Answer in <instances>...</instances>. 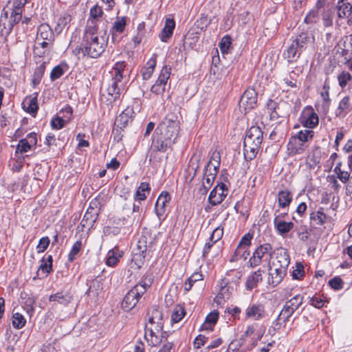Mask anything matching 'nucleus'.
Instances as JSON below:
<instances>
[{
	"label": "nucleus",
	"mask_w": 352,
	"mask_h": 352,
	"mask_svg": "<svg viewBox=\"0 0 352 352\" xmlns=\"http://www.w3.org/2000/svg\"><path fill=\"white\" fill-rule=\"evenodd\" d=\"M180 129L177 116L168 114L157 125L153 135L152 147L164 153L175 143Z\"/></svg>",
	"instance_id": "f257e3e1"
},
{
	"label": "nucleus",
	"mask_w": 352,
	"mask_h": 352,
	"mask_svg": "<svg viewBox=\"0 0 352 352\" xmlns=\"http://www.w3.org/2000/svg\"><path fill=\"white\" fill-rule=\"evenodd\" d=\"M107 35V28L104 30L103 35H98V27L96 22L91 21V24L86 26L81 40V50L84 56L91 58L100 57L104 52L109 36Z\"/></svg>",
	"instance_id": "f03ea898"
},
{
	"label": "nucleus",
	"mask_w": 352,
	"mask_h": 352,
	"mask_svg": "<svg viewBox=\"0 0 352 352\" xmlns=\"http://www.w3.org/2000/svg\"><path fill=\"white\" fill-rule=\"evenodd\" d=\"M153 280V279L151 274H145L142 280L124 296L122 302V308L126 311H129L134 308L142 296L151 287Z\"/></svg>",
	"instance_id": "7ed1b4c3"
},
{
	"label": "nucleus",
	"mask_w": 352,
	"mask_h": 352,
	"mask_svg": "<svg viewBox=\"0 0 352 352\" xmlns=\"http://www.w3.org/2000/svg\"><path fill=\"white\" fill-rule=\"evenodd\" d=\"M125 67L126 64L124 61L117 62L111 72V79L107 90L108 94L111 96L113 100L119 97L121 91L123 89V72Z\"/></svg>",
	"instance_id": "20e7f679"
},
{
	"label": "nucleus",
	"mask_w": 352,
	"mask_h": 352,
	"mask_svg": "<svg viewBox=\"0 0 352 352\" xmlns=\"http://www.w3.org/2000/svg\"><path fill=\"white\" fill-rule=\"evenodd\" d=\"M273 253H274V251L270 243L261 244L254 250L252 256L248 262V266L254 268L259 266L263 262H270Z\"/></svg>",
	"instance_id": "39448f33"
},
{
	"label": "nucleus",
	"mask_w": 352,
	"mask_h": 352,
	"mask_svg": "<svg viewBox=\"0 0 352 352\" xmlns=\"http://www.w3.org/2000/svg\"><path fill=\"white\" fill-rule=\"evenodd\" d=\"M22 18V14L8 10L4 8L0 17V32L1 35L8 36L14 26L18 23Z\"/></svg>",
	"instance_id": "423d86ee"
},
{
	"label": "nucleus",
	"mask_w": 352,
	"mask_h": 352,
	"mask_svg": "<svg viewBox=\"0 0 352 352\" xmlns=\"http://www.w3.org/2000/svg\"><path fill=\"white\" fill-rule=\"evenodd\" d=\"M257 102V92L254 88H248L239 102V108L242 113H246L254 109Z\"/></svg>",
	"instance_id": "0eeeda50"
},
{
	"label": "nucleus",
	"mask_w": 352,
	"mask_h": 352,
	"mask_svg": "<svg viewBox=\"0 0 352 352\" xmlns=\"http://www.w3.org/2000/svg\"><path fill=\"white\" fill-rule=\"evenodd\" d=\"M306 49L300 43L299 40L295 36L292 37V42L284 52L285 58L289 63H293L297 61L302 52Z\"/></svg>",
	"instance_id": "6e6552de"
},
{
	"label": "nucleus",
	"mask_w": 352,
	"mask_h": 352,
	"mask_svg": "<svg viewBox=\"0 0 352 352\" xmlns=\"http://www.w3.org/2000/svg\"><path fill=\"white\" fill-rule=\"evenodd\" d=\"M299 122L304 127L311 130L318 124L319 118L311 107H307L303 109Z\"/></svg>",
	"instance_id": "1a4fd4ad"
},
{
	"label": "nucleus",
	"mask_w": 352,
	"mask_h": 352,
	"mask_svg": "<svg viewBox=\"0 0 352 352\" xmlns=\"http://www.w3.org/2000/svg\"><path fill=\"white\" fill-rule=\"evenodd\" d=\"M228 192L227 186L223 182L219 183L210 193L209 203L212 206L220 204L228 195Z\"/></svg>",
	"instance_id": "9d476101"
},
{
	"label": "nucleus",
	"mask_w": 352,
	"mask_h": 352,
	"mask_svg": "<svg viewBox=\"0 0 352 352\" xmlns=\"http://www.w3.org/2000/svg\"><path fill=\"white\" fill-rule=\"evenodd\" d=\"M74 300V294L70 289H63L55 294H51L49 301L53 302L54 305L58 304L64 307L68 306Z\"/></svg>",
	"instance_id": "9b49d317"
},
{
	"label": "nucleus",
	"mask_w": 352,
	"mask_h": 352,
	"mask_svg": "<svg viewBox=\"0 0 352 352\" xmlns=\"http://www.w3.org/2000/svg\"><path fill=\"white\" fill-rule=\"evenodd\" d=\"M245 316L248 318L259 320L266 316L264 304L261 302L252 303L245 309Z\"/></svg>",
	"instance_id": "f8f14e48"
},
{
	"label": "nucleus",
	"mask_w": 352,
	"mask_h": 352,
	"mask_svg": "<svg viewBox=\"0 0 352 352\" xmlns=\"http://www.w3.org/2000/svg\"><path fill=\"white\" fill-rule=\"evenodd\" d=\"M243 142L260 145L263 142V131L258 126H252L246 132Z\"/></svg>",
	"instance_id": "ddd939ff"
},
{
	"label": "nucleus",
	"mask_w": 352,
	"mask_h": 352,
	"mask_svg": "<svg viewBox=\"0 0 352 352\" xmlns=\"http://www.w3.org/2000/svg\"><path fill=\"white\" fill-rule=\"evenodd\" d=\"M253 238V235L250 233H247L241 239L239 243L234 252V256L235 257H243L244 259L247 258L246 253L247 250L251 245V241Z\"/></svg>",
	"instance_id": "4468645a"
},
{
	"label": "nucleus",
	"mask_w": 352,
	"mask_h": 352,
	"mask_svg": "<svg viewBox=\"0 0 352 352\" xmlns=\"http://www.w3.org/2000/svg\"><path fill=\"white\" fill-rule=\"evenodd\" d=\"M170 194L166 191L162 192L159 195L155 206V210L159 218L164 214L166 208V204L170 202Z\"/></svg>",
	"instance_id": "2eb2a0df"
},
{
	"label": "nucleus",
	"mask_w": 352,
	"mask_h": 352,
	"mask_svg": "<svg viewBox=\"0 0 352 352\" xmlns=\"http://www.w3.org/2000/svg\"><path fill=\"white\" fill-rule=\"evenodd\" d=\"M37 98L38 93L35 92L27 96L22 103L23 109L33 116L36 114L38 109Z\"/></svg>",
	"instance_id": "dca6fc26"
},
{
	"label": "nucleus",
	"mask_w": 352,
	"mask_h": 352,
	"mask_svg": "<svg viewBox=\"0 0 352 352\" xmlns=\"http://www.w3.org/2000/svg\"><path fill=\"white\" fill-rule=\"evenodd\" d=\"M274 272H272L269 274L268 277V283L272 287H276L278 284L281 283L284 277L287 274V269L282 267L274 266Z\"/></svg>",
	"instance_id": "f3484780"
},
{
	"label": "nucleus",
	"mask_w": 352,
	"mask_h": 352,
	"mask_svg": "<svg viewBox=\"0 0 352 352\" xmlns=\"http://www.w3.org/2000/svg\"><path fill=\"white\" fill-rule=\"evenodd\" d=\"M263 274L264 270L258 269L248 276L245 282V289L248 291H252L256 288L258 283L262 282Z\"/></svg>",
	"instance_id": "a211bd4d"
},
{
	"label": "nucleus",
	"mask_w": 352,
	"mask_h": 352,
	"mask_svg": "<svg viewBox=\"0 0 352 352\" xmlns=\"http://www.w3.org/2000/svg\"><path fill=\"white\" fill-rule=\"evenodd\" d=\"M274 254H276V262H274L273 265L278 267L280 266L287 269L290 263V258L287 251L285 249L280 248L278 249L276 252L274 251Z\"/></svg>",
	"instance_id": "6ab92c4d"
},
{
	"label": "nucleus",
	"mask_w": 352,
	"mask_h": 352,
	"mask_svg": "<svg viewBox=\"0 0 352 352\" xmlns=\"http://www.w3.org/2000/svg\"><path fill=\"white\" fill-rule=\"evenodd\" d=\"M148 247L146 245V238L144 236H141L137 243V252L135 253L133 260L139 261L143 263L146 257Z\"/></svg>",
	"instance_id": "aec40b11"
},
{
	"label": "nucleus",
	"mask_w": 352,
	"mask_h": 352,
	"mask_svg": "<svg viewBox=\"0 0 352 352\" xmlns=\"http://www.w3.org/2000/svg\"><path fill=\"white\" fill-rule=\"evenodd\" d=\"M36 39L38 41L42 39L49 42L54 41V32L47 23H42L38 26Z\"/></svg>",
	"instance_id": "412c9836"
},
{
	"label": "nucleus",
	"mask_w": 352,
	"mask_h": 352,
	"mask_svg": "<svg viewBox=\"0 0 352 352\" xmlns=\"http://www.w3.org/2000/svg\"><path fill=\"white\" fill-rule=\"evenodd\" d=\"M274 225L278 234L283 236H285L290 230L293 229L294 226L293 222H287L282 219H279L278 217L274 218Z\"/></svg>",
	"instance_id": "4be33fe9"
},
{
	"label": "nucleus",
	"mask_w": 352,
	"mask_h": 352,
	"mask_svg": "<svg viewBox=\"0 0 352 352\" xmlns=\"http://www.w3.org/2000/svg\"><path fill=\"white\" fill-rule=\"evenodd\" d=\"M307 146L303 142H300L291 137L287 144V149L291 155L302 154L305 152Z\"/></svg>",
	"instance_id": "5701e85b"
},
{
	"label": "nucleus",
	"mask_w": 352,
	"mask_h": 352,
	"mask_svg": "<svg viewBox=\"0 0 352 352\" xmlns=\"http://www.w3.org/2000/svg\"><path fill=\"white\" fill-rule=\"evenodd\" d=\"M352 109L350 103V97L344 96L339 102L338 107L336 110V116L339 118H344Z\"/></svg>",
	"instance_id": "b1692460"
},
{
	"label": "nucleus",
	"mask_w": 352,
	"mask_h": 352,
	"mask_svg": "<svg viewBox=\"0 0 352 352\" xmlns=\"http://www.w3.org/2000/svg\"><path fill=\"white\" fill-rule=\"evenodd\" d=\"M149 324H146L145 326V333L144 338L146 340L148 344L151 347H155L161 344V340L160 337L156 335L157 333L154 331L153 327H149Z\"/></svg>",
	"instance_id": "393cba45"
},
{
	"label": "nucleus",
	"mask_w": 352,
	"mask_h": 352,
	"mask_svg": "<svg viewBox=\"0 0 352 352\" xmlns=\"http://www.w3.org/2000/svg\"><path fill=\"white\" fill-rule=\"evenodd\" d=\"M293 195L288 189L279 190L277 194L278 207L280 208H288L291 204Z\"/></svg>",
	"instance_id": "a878e982"
},
{
	"label": "nucleus",
	"mask_w": 352,
	"mask_h": 352,
	"mask_svg": "<svg viewBox=\"0 0 352 352\" xmlns=\"http://www.w3.org/2000/svg\"><path fill=\"white\" fill-rule=\"evenodd\" d=\"M72 21V16L68 13H64L58 19L56 25L54 27V32L59 34L63 30H68Z\"/></svg>",
	"instance_id": "bb28decb"
},
{
	"label": "nucleus",
	"mask_w": 352,
	"mask_h": 352,
	"mask_svg": "<svg viewBox=\"0 0 352 352\" xmlns=\"http://www.w3.org/2000/svg\"><path fill=\"white\" fill-rule=\"evenodd\" d=\"M175 23L173 19H166L165 25L159 34L160 38L163 42H166L173 33Z\"/></svg>",
	"instance_id": "cd10ccee"
},
{
	"label": "nucleus",
	"mask_w": 352,
	"mask_h": 352,
	"mask_svg": "<svg viewBox=\"0 0 352 352\" xmlns=\"http://www.w3.org/2000/svg\"><path fill=\"white\" fill-rule=\"evenodd\" d=\"M157 63V54L153 56L147 61L146 65L142 69L141 73L142 78L147 80L152 76Z\"/></svg>",
	"instance_id": "c85d7f7f"
},
{
	"label": "nucleus",
	"mask_w": 352,
	"mask_h": 352,
	"mask_svg": "<svg viewBox=\"0 0 352 352\" xmlns=\"http://www.w3.org/2000/svg\"><path fill=\"white\" fill-rule=\"evenodd\" d=\"M99 214L95 212V211L90 210L87 208L84 217L80 222V226L83 228H87L90 230L94 226L96 223L98 216Z\"/></svg>",
	"instance_id": "c756f323"
},
{
	"label": "nucleus",
	"mask_w": 352,
	"mask_h": 352,
	"mask_svg": "<svg viewBox=\"0 0 352 352\" xmlns=\"http://www.w3.org/2000/svg\"><path fill=\"white\" fill-rule=\"evenodd\" d=\"M123 254V251L118 247L113 248L107 254L106 264L109 267H114L118 263L119 258L122 257Z\"/></svg>",
	"instance_id": "7c9ffc66"
},
{
	"label": "nucleus",
	"mask_w": 352,
	"mask_h": 352,
	"mask_svg": "<svg viewBox=\"0 0 352 352\" xmlns=\"http://www.w3.org/2000/svg\"><path fill=\"white\" fill-rule=\"evenodd\" d=\"M221 164V155L220 153L215 151L212 153L210 160L207 163L205 168H211L212 173L210 175H217Z\"/></svg>",
	"instance_id": "2f4dec72"
},
{
	"label": "nucleus",
	"mask_w": 352,
	"mask_h": 352,
	"mask_svg": "<svg viewBox=\"0 0 352 352\" xmlns=\"http://www.w3.org/2000/svg\"><path fill=\"white\" fill-rule=\"evenodd\" d=\"M128 18L126 16H117L110 30L113 38L117 34H122L124 32Z\"/></svg>",
	"instance_id": "473e14b6"
},
{
	"label": "nucleus",
	"mask_w": 352,
	"mask_h": 352,
	"mask_svg": "<svg viewBox=\"0 0 352 352\" xmlns=\"http://www.w3.org/2000/svg\"><path fill=\"white\" fill-rule=\"evenodd\" d=\"M103 289L101 279L96 278L91 281L88 289L85 292L89 297L95 298L98 296L100 292Z\"/></svg>",
	"instance_id": "72a5a7b5"
},
{
	"label": "nucleus",
	"mask_w": 352,
	"mask_h": 352,
	"mask_svg": "<svg viewBox=\"0 0 352 352\" xmlns=\"http://www.w3.org/2000/svg\"><path fill=\"white\" fill-rule=\"evenodd\" d=\"M261 146L243 142V155L246 161L254 159L259 151Z\"/></svg>",
	"instance_id": "f704fd0d"
},
{
	"label": "nucleus",
	"mask_w": 352,
	"mask_h": 352,
	"mask_svg": "<svg viewBox=\"0 0 352 352\" xmlns=\"http://www.w3.org/2000/svg\"><path fill=\"white\" fill-rule=\"evenodd\" d=\"M219 318V312L213 311L210 312L206 318L204 322L199 328V331L204 330L212 331L213 327L217 323Z\"/></svg>",
	"instance_id": "c9c22d12"
},
{
	"label": "nucleus",
	"mask_w": 352,
	"mask_h": 352,
	"mask_svg": "<svg viewBox=\"0 0 352 352\" xmlns=\"http://www.w3.org/2000/svg\"><path fill=\"white\" fill-rule=\"evenodd\" d=\"M132 110L126 109L123 111L116 118L115 124L118 128L124 129L129 122H132Z\"/></svg>",
	"instance_id": "e433bc0d"
},
{
	"label": "nucleus",
	"mask_w": 352,
	"mask_h": 352,
	"mask_svg": "<svg viewBox=\"0 0 352 352\" xmlns=\"http://www.w3.org/2000/svg\"><path fill=\"white\" fill-rule=\"evenodd\" d=\"M294 312L295 311L292 309H289L288 306H285L284 305L276 321L274 322L275 326H280L282 323L285 325L286 322L289 321V318L293 315Z\"/></svg>",
	"instance_id": "4c0bfd02"
},
{
	"label": "nucleus",
	"mask_w": 352,
	"mask_h": 352,
	"mask_svg": "<svg viewBox=\"0 0 352 352\" xmlns=\"http://www.w3.org/2000/svg\"><path fill=\"white\" fill-rule=\"evenodd\" d=\"M296 36L299 40L300 43L303 45L305 49H307L309 45H311L315 41L314 36L307 30H302L298 33Z\"/></svg>",
	"instance_id": "58836bf2"
},
{
	"label": "nucleus",
	"mask_w": 352,
	"mask_h": 352,
	"mask_svg": "<svg viewBox=\"0 0 352 352\" xmlns=\"http://www.w3.org/2000/svg\"><path fill=\"white\" fill-rule=\"evenodd\" d=\"M151 191L149 184L142 182L139 186L134 197L135 201H144L146 199L147 195Z\"/></svg>",
	"instance_id": "ea45409f"
},
{
	"label": "nucleus",
	"mask_w": 352,
	"mask_h": 352,
	"mask_svg": "<svg viewBox=\"0 0 352 352\" xmlns=\"http://www.w3.org/2000/svg\"><path fill=\"white\" fill-rule=\"evenodd\" d=\"M314 131L306 129L303 130L299 131L296 135H292L291 137L296 138L297 140L300 142H303L305 143L311 141L314 136Z\"/></svg>",
	"instance_id": "a19ab883"
},
{
	"label": "nucleus",
	"mask_w": 352,
	"mask_h": 352,
	"mask_svg": "<svg viewBox=\"0 0 352 352\" xmlns=\"http://www.w3.org/2000/svg\"><path fill=\"white\" fill-rule=\"evenodd\" d=\"M350 3L344 0H339L336 6L338 16L340 19H348Z\"/></svg>",
	"instance_id": "79ce46f5"
},
{
	"label": "nucleus",
	"mask_w": 352,
	"mask_h": 352,
	"mask_svg": "<svg viewBox=\"0 0 352 352\" xmlns=\"http://www.w3.org/2000/svg\"><path fill=\"white\" fill-rule=\"evenodd\" d=\"M323 208H320L317 212L310 214V219L316 221L318 226H322L327 219V216L323 212Z\"/></svg>",
	"instance_id": "37998d69"
},
{
	"label": "nucleus",
	"mask_w": 352,
	"mask_h": 352,
	"mask_svg": "<svg viewBox=\"0 0 352 352\" xmlns=\"http://www.w3.org/2000/svg\"><path fill=\"white\" fill-rule=\"evenodd\" d=\"M158 322L164 323L163 314L157 307H153L151 310V316L148 318V324L153 325Z\"/></svg>",
	"instance_id": "c03bdc74"
},
{
	"label": "nucleus",
	"mask_w": 352,
	"mask_h": 352,
	"mask_svg": "<svg viewBox=\"0 0 352 352\" xmlns=\"http://www.w3.org/2000/svg\"><path fill=\"white\" fill-rule=\"evenodd\" d=\"M82 243L80 240H78L74 243L70 252L68 254V261L70 263L74 262V261L76 259L78 254L80 253L82 249Z\"/></svg>",
	"instance_id": "a18cd8bd"
},
{
	"label": "nucleus",
	"mask_w": 352,
	"mask_h": 352,
	"mask_svg": "<svg viewBox=\"0 0 352 352\" xmlns=\"http://www.w3.org/2000/svg\"><path fill=\"white\" fill-rule=\"evenodd\" d=\"M302 301L303 297L301 295L298 294L293 297L292 298H291L290 300H287L285 302V305L288 306L289 309H292V310L296 311L302 304Z\"/></svg>",
	"instance_id": "49530a36"
},
{
	"label": "nucleus",
	"mask_w": 352,
	"mask_h": 352,
	"mask_svg": "<svg viewBox=\"0 0 352 352\" xmlns=\"http://www.w3.org/2000/svg\"><path fill=\"white\" fill-rule=\"evenodd\" d=\"M171 67L168 65H165L162 67L160 76L156 81L160 84H163L166 86L167 81L170 78L171 74Z\"/></svg>",
	"instance_id": "de8ad7c7"
},
{
	"label": "nucleus",
	"mask_w": 352,
	"mask_h": 352,
	"mask_svg": "<svg viewBox=\"0 0 352 352\" xmlns=\"http://www.w3.org/2000/svg\"><path fill=\"white\" fill-rule=\"evenodd\" d=\"M26 323L24 316L20 313H14L12 315V325L15 329H20L23 328Z\"/></svg>",
	"instance_id": "09e8293b"
},
{
	"label": "nucleus",
	"mask_w": 352,
	"mask_h": 352,
	"mask_svg": "<svg viewBox=\"0 0 352 352\" xmlns=\"http://www.w3.org/2000/svg\"><path fill=\"white\" fill-rule=\"evenodd\" d=\"M186 311L180 305H177L171 314V320L173 322H179L185 316Z\"/></svg>",
	"instance_id": "8fccbe9b"
},
{
	"label": "nucleus",
	"mask_w": 352,
	"mask_h": 352,
	"mask_svg": "<svg viewBox=\"0 0 352 352\" xmlns=\"http://www.w3.org/2000/svg\"><path fill=\"white\" fill-rule=\"evenodd\" d=\"M34 149L32 145L26 140L25 138H23L19 140L16 146V153L19 152L20 153H27L28 151Z\"/></svg>",
	"instance_id": "3c124183"
},
{
	"label": "nucleus",
	"mask_w": 352,
	"mask_h": 352,
	"mask_svg": "<svg viewBox=\"0 0 352 352\" xmlns=\"http://www.w3.org/2000/svg\"><path fill=\"white\" fill-rule=\"evenodd\" d=\"M211 168L204 169V175L203 178L202 184L206 186V188H210L214 182L216 175H210L212 173Z\"/></svg>",
	"instance_id": "603ef678"
},
{
	"label": "nucleus",
	"mask_w": 352,
	"mask_h": 352,
	"mask_svg": "<svg viewBox=\"0 0 352 352\" xmlns=\"http://www.w3.org/2000/svg\"><path fill=\"white\" fill-rule=\"evenodd\" d=\"M352 79V76L349 72L346 71H342L338 76V80L339 85L343 89L344 88L348 82H351Z\"/></svg>",
	"instance_id": "864d4df0"
},
{
	"label": "nucleus",
	"mask_w": 352,
	"mask_h": 352,
	"mask_svg": "<svg viewBox=\"0 0 352 352\" xmlns=\"http://www.w3.org/2000/svg\"><path fill=\"white\" fill-rule=\"evenodd\" d=\"M232 44L231 38L229 35L224 36L219 43V47L223 54L228 53Z\"/></svg>",
	"instance_id": "5fc2aeb1"
},
{
	"label": "nucleus",
	"mask_w": 352,
	"mask_h": 352,
	"mask_svg": "<svg viewBox=\"0 0 352 352\" xmlns=\"http://www.w3.org/2000/svg\"><path fill=\"white\" fill-rule=\"evenodd\" d=\"M223 235V227L219 226L217 227L215 229H214V230L212 231L210 236V241L211 242H213V243H215L222 238Z\"/></svg>",
	"instance_id": "6e6d98bb"
},
{
	"label": "nucleus",
	"mask_w": 352,
	"mask_h": 352,
	"mask_svg": "<svg viewBox=\"0 0 352 352\" xmlns=\"http://www.w3.org/2000/svg\"><path fill=\"white\" fill-rule=\"evenodd\" d=\"M59 114H61L62 116L60 117H62L64 120H65L67 123H68L72 120V114H73L72 107L70 105L67 104L64 108H63L59 111Z\"/></svg>",
	"instance_id": "4d7b16f0"
},
{
	"label": "nucleus",
	"mask_w": 352,
	"mask_h": 352,
	"mask_svg": "<svg viewBox=\"0 0 352 352\" xmlns=\"http://www.w3.org/2000/svg\"><path fill=\"white\" fill-rule=\"evenodd\" d=\"M41 271L43 274H45V276H47L52 271V267L50 264H47L45 262V258L43 257L41 260V264L38 267V270L36 272V276H39V272Z\"/></svg>",
	"instance_id": "13d9d810"
},
{
	"label": "nucleus",
	"mask_w": 352,
	"mask_h": 352,
	"mask_svg": "<svg viewBox=\"0 0 352 352\" xmlns=\"http://www.w3.org/2000/svg\"><path fill=\"white\" fill-rule=\"evenodd\" d=\"M27 0H14L12 8H8L11 11H16V12L22 14L24 6L26 4Z\"/></svg>",
	"instance_id": "bf43d9fd"
},
{
	"label": "nucleus",
	"mask_w": 352,
	"mask_h": 352,
	"mask_svg": "<svg viewBox=\"0 0 352 352\" xmlns=\"http://www.w3.org/2000/svg\"><path fill=\"white\" fill-rule=\"evenodd\" d=\"M329 286L335 290H340L343 288L344 282L339 276L333 277L329 280Z\"/></svg>",
	"instance_id": "052dcab7"
},
{
	"label": "nucleus",
	"mask_w": 352,
	"mask_h": 352,
	"mask_svg": "<svg viewBox=\"0 0 352 352\" xmlns=\"http://www.w3.org/2000/svg\"><path fill=\"white\" fill-rule=\"evenodd\" d=\"M67 122L62 117L56 116L51 121V126L54 129H60L63 128Z\"/></svg>",
	"instance_id": "680f3d73"
},
{
	"label": "nucleus",
	"mask_w": 352,
	"mask_h": 352,
	"mask_svg": "<svg viewBox=\"0 0 352 352\" xmlns=\"http://www.w3.org/2000/svg\"><path fill=\"white\" fill-rule=\"evenodd\" d=\"M50 240L48 236L42 237L37 245L36 249L38 253H41L45 251L49 246Z\"/></svg>",
	"instance_id": "e2e57ef3"
},
{
	"label": "nucleus",
	"mask_w": 352,
	"mask_h": 352,
	"mask_svg": "<svg viewBox=\"0 0 352 352\" xmlns=\"http://www.w3.org/2000/svg\"><path fill=\"white\" fill-rule=\"evenodd\" d=\"M64 74V70L60 65H57L53 68L50 74L51 80L54 81L60 78Z\"/></svg>",
	"instance_id": "0e129e2a"
},
{
	"label": "nucleus",
	"mask_w": 352,
	"mask_h": 352,
	"mask_svg": "<svg viewBox=\"0 0 352 352\" xmlns=\"http://www.w3.org/2000/svg\"><path fill=\"white\" fill-rule=\"evenodd\" d=\"M158 352H174V342L165 340Z\"/></svg>",
	"instance_id": "69168bd1"
},
{
	"label": "nucleus",
	"mask_w": 352,
	"mask_h": 352,
	"mask_svg": "<svg viewBox=\"0 0 352 352\" xmlns=\"http://www.w3.org/2000/svg\"><path fill=\"white\" fill-rule=\"evenodd\" d=\"M243 336H241L239 339L232 341L229 345V348L232 349V350L234 352H237L239 350V349L243 345Z\"/></svg>",
	"instance_id": "338daca9"
},
{
	"label": "nucleus",
	"mask_w": 352,
	"mask_h": 352,
	"mask_svg": "<svg viewBox=\"0 0 352 352\" xmlns=\"http://www.w3.org/2000/svg\"><path fill=\"white\" fill-rule=\"evenodd\" d=\"M166 90V86L157 81L151 87V91L156 95H162Z\"/></svg>",
	"instance_id": "774afa93"
}]
</instances>
